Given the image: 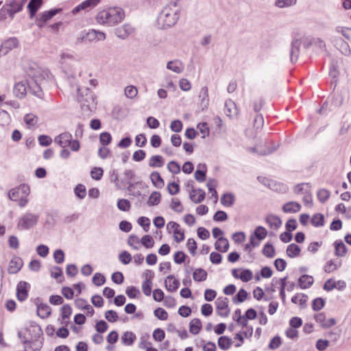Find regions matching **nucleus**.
<instances>
[{"label": "nucleus", "mask_w": 351, "mask_h": 351, "mask_svg": "<svg viewBox=\"0 0 351 351\" xmlns=\"http://www.w3.org/2000/svg\"><path fill=\"white\" fill-rule=\"evenodd\" d=\"M215 249L221 252H226L229 248L228 240L224 237H220L215 243Z\"/></svg>", "instance_id": "cd10ccee"}, {"label": "nucleus", "mask_w": 351, "mask_h": 351, "mask_svg": "<svg viewBox=\"0 0 351 351\" xmlns=\"http://www.w3.org/2000/svg\"><path fill=\"white\" fill-rule=\"evenodd\" d=\"M206 186L208 187L209 192L211 193L212 197H214L215 202H217L218 199L217 192L215 190V188L217 186V181L214 179H210L208 180Z\"/></svg>", "instance_id": "ea45409f"}, {"label": "nucleus", "mask_w": 351, "mask_h": 351, "mask_svg": "<svg viewBox=\"0 0 351 351\" xmlns=\"http://www.w3.org/2000/svg\"><path fill=\"white\" fill-rule=\"evenodd\" d=\"M22 192L26 196L29 192V189L27 186L21 185L19 188L12 189L8 193L9 198L12 201H17L19 197V193Z\"/></svg>", "instance_id": "2eb2a0df"}, {"label": "nucleus", "mask_w": 351, "mask_h": 351, "mask_svg": "<svg viewBox=\"0 0 351 351\" xmlns=\"http://www.w3.org/2000/svg\"><path fill=\"white\" fill-rule=\"evenodd\" d=\"M103 172L101 167H94L90 171V176L94 180H99L103 176Z\"/></svg>", "instance_id": "69168bd1"}, {"label": "nucleus", "mask_w": 351, "mask_h": 351, "mask_svg": "<svg viewBox=\"0 0 351 351\" xmlns=\"http://www.w3.org/2000/svg\"><path fill=\"white\" fill-rule=\"evenodd\" d=\"M297 0H276L275 1V5L283 8L293 5L296 3Z\"/></svg>", "instance_id": "4d7b16f0"}, {"label": "nucleus", "mask_w": 351, "mask_h": 351, "mask_svg": "<svg viewBox=\"0 0 351 351\" xmlns=\"http://www.w3.org/2000/svg\"><path fill=\"white\" fill-rule=\"evenodd\" d=\"M165 288L170 292L176 291L179 285L180 282L176 279L173 275L168 276L165 282Z\"/></svg>", "instance_id": "4be33fe9"}, {"label": "nucleus", "mask_w": 351, "mask_h": 351, "mask_svg": "<svg viewBox=\"0 0 351 351\" xmlns=\"http://www.w3.org/2000/svg\"><path fill=\"white\" fill-rule=\"evenodd\" d=\"M27 83L28 82L22 81L15 84L13 93L16 97L23 98L26 95L28 88Z\"/></svg>", "instance_id": "4468645a"}, {"label": "nucleus", "mask_w": 351, "mask_h": 351, "mask_svg": "<svg viewBox=\"0 0 351 351\" xmlns=\"http://www.w3.org/2000/svg\"><path fill=\"white\" fill-rule=\"evenodd\" d=\"M180 17V6L176 1L168 3L160 12L158 21L163 28L174 25Z\"/></svg>", "instance_id": "f03ea898"}, {"label": "nucleus", "mask_w": 351, "mask_h": 351, "mask_svg": "<svg viewBox=\"0 0 351 351\" xmlns=\"http://www.w3.org/2000/svg\"><path fill=\"white\" fill-rule=\"evenodd\" d=\"M167 69L176 73H181L184 69V66L181 61L175 60L167 62Z\"/></svg>", "instance_id": "5701e85b"}, {"label": "nucleus", "mask_w": 351, "mask_h": 351, "mask_svg": "<svg viewBox=\"0 0 351 351\" xmlns=\"http://www.w3.org/2000/svg\"><path fill=\"white\" fill-rule=\"evenodd\" d=\"M27 86L30 93L39 97L41 96L42 90L36 80L32 79L31 82H28Z\"/></svg>", "instance_id": "bb28decb"}, {"label": "nucleus", "mask_w": 351, "mask_h": 351, "mask_svg": "<svg viewBox=\"0 0 351 351\" xmlns=\"http://www.w3.org/2000/svg\"><path fill=\"white\" fill-rule=\"evenodd\" d=\"M335 255L337 256H343L347 252L346 245L341 241L335 242Z\"/></svg>", "instance_id": "f704fd0d"}, {"label": "nucleus", "mask_w": 351, "mask_h": 351, "mask_svg": "<svg viewBox=\"0 0 351 351\" xmlns=\"http://www.w3.org/2000/svg\"><path fill=\"white\" fill-rule=\"evenodd\" d=\"M119 261L124 265L129 264L132 260L131 254L127 251H123L119 255Z\"/></svg>", "instance_id": "e2e57ef3"}, {"label": "nucleus", "mask_w": 351, "mask_h": 351, "mask_svg": "<svg viewBox=\"0 0 351 351\" xmlns=\"http://www.w3.org/2000/svg\"><path fill=\"white\" fill-rule=\"evenodd\" d=\"M36 304L37 314L40 318L45 319L51 315V308L48 304L42 302H36Z\"/></svg>", "instance_id": "aec40b11"}, {"label": "nucleus", "mask_w": 351, "mask_h": 351, "mask_svg": "<svg viewBox=\"0 0 351 351\" xmlns=\"http://www.w3.org/2000/svg\"><path fill=\"white\" fill-rule=\"evenodd\" d=\"M300 251L301 249L298 245L291 243L287 246L286 252L288 256L294 258L300 255Z\"/></svg>", "instance_id": "473e14b6"}, {"label": "nucleus", "mask_w": 351, "mask_h": 351, "mask_svg": "<svg viewBox=\"0 0 351 351\" xmlns=\"http://www.w3.org/2000/svg\"><path fill=\"white\" fill-rule=\"evenodd\" d=\"M38 215L32 213H26L19 219L17 227L20 230H28L36 226L38 220Z\"/></svg>", "instance_id": "20e7f679"}, {"label": "nucleus", "mask_w": 351, "mask_h": 351, "mask_svg": "<svg viewBox=\"0 0 351 351\" xmlns=\"http://www.w3.org/2000/svg\"><path fill=\"white\" fill-rule=\"evenodd\" d=\"M170 207L172 210L177 213H182L184 210L180 201L177 198H173L171 199Z\"/></svg>", "instance_id": "052dcab7"}, {"label": "nucleus", "mask_w": 351, "mask_h": 351, "mask_svg": "<svg viewBox=\"0 0 351 351\" xmlns=\"http://www.w3.org/2000/svg\"><path fill=\"white\" fill-rule=\"evenodd\" d=\"M340 262L337 264L335 263L332 260H330L325 265L324 269L326 273H330L336 270L339 267H340Z\"/></svg>", "instance_id": "5fc2aeb1"}, {"label": "nucleus", "mask_w": 351, "mask_h": 351, "mask_svg": "<svg viewBox=\"0 0 351 351\" xmlns=\"http://www.w3.org/2000/svg\"><path fill=\"white\" fill-rule=\"evenodd\" d=\"M19 41L16 38H10L5 40L1 45L3 54L5 55L9 51L17 47Z\"/></svg>", "instance_id": "393cba45"}, {"label": "nucleus", "mask_w": 351, "mask_h": 351, "mask_svg": "<svg viewBox=\"0 0 351 351\" xmlns=\"http://www.w3.org/2000/svg\"><path fill=\"white\" fill-rule=\"evenodd\" d=\"M72 139V136L69 132H64L55 138V142L58 143L62 148L68 146L69 142Z\"/></svg>", "instance_id": "412c9836"}, {"label": "nucleus", "mask_w": 351, "mask_h": 351, "mask_svg": "<svg viewBox=\"0 0 351 351\" xmlns=\"http://www.w3.org/2000/svg\"><path fill=\"white\" fill-rule=\"evenodd\" d=\"M77 90V100L81 104L82 107H86L90 111L94 110L97 105L96 97L94 94L87 88L84 90L78 88Z\"/></svg>", "instance_id": "7ed1b4c3"}, {"label": "nucleus", "mask_w": 351, "mask_h": 351, "mask_svg": "<svg viewBox=\"0 0 351 351\" xmlns=\"http://www.w3.org/2000/svg\"><path fill=\"white\" fill-rule=\"evenodd\" d=\"M202 328V322L199 319L195 318L189 323V331L193 335L199 333Z\"/></svg>", "instance_id": "2f4dec72"}, {"label": "nucleus", "mask_w": 351, "mask_h": 351, "mask_svg": "<svg viewBox=\"0 0 351 351\" xmlns=\"http://www.w3.org/2000/svg\"><path fill=\"white\" fill-rule=\"evenodd\" d=\"M149 165L151 167H161L164 165V160L161 156L156 155L150 158Z\"/></svg>", "instance_id": "4c0bfd02"}, {"label": "nucleus", "mask_w": 351, "mask_h": 351, "mask_svg": "<svg viewBox=\"0 0 351 351\" xmlns=\"http://www.w3.org/2000/svg\"><path fill=\"white\" fill-rule=\"evenodd\" d=\"M27 0H7L4 5L7 8L8 15L12 20L15 14L23 10Z\"/></svg>", "instance_id": "39448f33"}, {"label": "nucleus", "mask_w": 351, "mask_h": 351, "mask_svg": "<svg viewBox=\"0 0 351 351\" xmlns=\"http://www.w3.org/2000/svg\"><path fill=\"white\" fill-rule=\"evenodd\" d=\"M298 283L302 289H307L313 285V278L311 276L303 275L299 278Z\"/></svg>", "instance_id": "c756f323"}, {"label": "nucleus", "mask_w": 351, "mask_h": 351, "mask_svg": "<svg viewBox=\"0 0 351 351\" xmlns=\"http://www.w3.org/2000/svg\"><path fill=\"white\" fill-rule=\"evenodd\" d=\"M206 193L200 189H192L189 193V197L195 204L201 203L205 199Z\"/></svg>", "instance_id": "a211bd4d"}, {"label": "nucleus", "mask_w": 351, "mask_h": 351, "mask_svg": "<svg viewBox=\"0 0 351 351\" xmlns=\"http://www.w3.org/2000/svg\"><path fill=\"white\" fill-rule=\"evenodd\" d=\"M247 295V292L243 289H241L239 291L237 294L233 298V302L234 303L243 302L246 300Z\"/></svg>", "instance_id": "8fccbe9b"}, {"label": "nucleus", "mask_w": 351, "mask_h": 351, "mask_svg": "<svg viewBox=\"0 0 351 351\" xmlns=\"http://www.w3.org/2000/svg\"><path fill=\"white\" fill-rule=\"evenodd\" d=\"M199 99L200 101L199 106L202 110H204L208 108L209 104L208 90L207 86H204L201 88Z\"/></svg>", "instance_id": "f3484780"}, {"label": "nucleus", "mask_w": 351, "mask_h": 351, "mask_svg": "<svg viewBox=\"0 0 351 351\" xmlns=\"http://www.w3.org/2000/svg\"><path fill=\"white\" fill-rule=\"evenodd\" d=\"M265 221L269 226L270 228L278 230L282 225V221L276 215H269L265 219Z\"/></svg>", "instance_id": "b1692460"}, {"label": "nucleus", "mask_w": 351, "mask_h": 351, "mask_svg": "<svg viewBox=\"0 0 351 351\" xmlns=\"http://www.w3.org/2000/svg\"><path fill=\"white\" fill-rule=\"evenodd\" d=\"M234 197L233 195H232L230 193L224 194L221 197V204H223L224 206H226V207L231 206L234 204Z\"/></svg>", "instance_id": "c03bdc74"}, {"label": "nucleus", "mask_w": 351, "mask_h": 351, "mask_svg": "<svg viewBox=\"0 0 351 351\" xmlns=\"http://www.w3.org/2000/svg\"><path fill=\"white\" fill-rule=\"evenodd\" d=\"M136 335L132 332L127 331L121 337L122 343L127 346H131L136 340Z\"/></svg>", "instance_id": "c9c22d12"}, {"label": "nucleus", "mask_w": 351, "mask_h": 351, "mask_svg": "<svg viewBox=\"0 0 351 351\" xmlns=\"http://www.w3.org/2000/svg\"><path fill=\"white\" fill-rule=\"evenodd\" d=\"M101 0H85L72 10V13L75 14L82 10H89L96 7Z\"/></svg>", "instance_id": "1a4fd4ad"}, {"label": "nucleus", "mask_w": 351, "mask_h": 351, "mask_svg": "<svg viewBox=\"0 0 351 351\" xmlns=\"http://www.w3.org/2000/svg\"><path fill=\"white\" fill-rule=\"evenodd\" d=\"M124 17V10L114 7L99 11L96 16V21L100 25L112 27L121 23Z\"/></svg>", "instance_id": "f257e3e1"}, {"label": "nucleus", "mask_w": 351, "mask_h": 351, "mask_svg": "<svg viewBox=\"0 0 351 351\" xmlns=\"http://www.w3.org/2000/svg\"><path fill=\"white\" fill-rule=\"evenodd\" d=\"M267 231L264 227L258 226L254 230V236L259 241H261L267 237Z\"/></svg>", "instance_id": "09e8293b"}, {"label": "nucleus", "mask_w": 351, "mask_h": 351, "mask_svg": "<svg viewBox=\"0 0 351 351\" xmlns=\"http://www.w3.org/2000/svg\"><path fill=\"white\" fill-rule=\"evenodd\" d=\"M23 265V259L19 256H14L9 263L8 271L11 274H16L21 269Z\"/></svg>", "instance_id": "ddd939ff"}, {"label": "nucleus", "mask_w": 351, "mask_h": 351, "mask_svg": "<svg viewBox=\"0 0 351 351\" xmlns=\"http://www.w3.org/2000/svg\"><path fill=\"white\" fill-rule=\"evenodd\" d=\"M301 41L298 39L293 40L291 43V49L289 51L290 61L295 63L300 56V49Z\"/></svg>", "instance_id": "f8f14e48"}, {"label": "nucleus", "mask_w": 351, "mask_h": 351, "mask_svg": "<svg viewBox=\"0 0 351 351\" xmlns=\"http://www.w3.org/2000/svg\"><path fill=\"white\" fill-rule=\"evenodd\" d=\"M140 239L136 235H131L128 237V244L134 250H138L140 248Z\"/></svg>", "instance_id": "864d4df0"}, {"label": "nucleus", "mask_w": 351, "mask_h": 351, "mask_svg": "<svg viewBox=\"0 0 351 351\" xmlns=\"http://www.w3.org/2000/svg\"><path fill=\"white\" fill-rule=\"evenodd\" d=\"M216 308L219 315L226 317L229 315L228 298H218L216 300Z\"/></svg>", "instance_id": "9b49d317"}, {"label": "nucleus", "mask_w": 351, "mask_h": 351, "mask_svg": "<svg viewBox=\"0 0 351 351\" xmlns=\"http://www.w3.org/2000/svg\"><path fill=\"white\" fill-rule=\"evenodd\" d=\"M72 313V308L69 304H64L61 308V315L63 320L69 319Z\"/></svg>", "instance_id": "bf43d9fd"}, {"label": "nucleus", "mask_w": 351, "mask_h": 351, "mask_svg": "<svg viewBox=\"0 0 351 351\" xmlns=\"http://www.w3.org/2000/svg\"><path fill=\"white\" fill-rule=\"evenodd\" d=\"M43 0H30L27 5L29 11L30 18H34L35 14L40 7Z\"/></svg>", "instance_id": "c85d7f7f"}, {"label": "nucleus", "mask_w": 351, "mask_h": 351, "mask_svg": "<svg viewBox=\"0 0 351 351\" xmlns=\"http://www.w3.org/2000/svg\"><path fill=\"white\" fill-rule=\"evenodd\" d=\"M60 11H61V9H52L40 13L39 17L36 21L37 26L39 27H43L46 22L50 20Z\"/></svg>", "instance_id": "6e6552de"}, {"label": "nucleus", "mask_w": 351, "mask_h": 351, "mask_svg": "<svg viewBox=\"0 0 351 351\" xmlns=\"http://www.w3.org/2000/svg\"><path fill=\"white\" fill-rule=\"evenodd\" d=\"M135 29L129 23H125L114 29L115 35L122 39H126L130 35L134 33Z\"/></svg>", "instance_id": "0eeeda50"}, {"label": "nucleus", "mask_w": 351, "mask_h": 351, "mask_svg": "<svg viewBox=\"0 0 351 351\" xmlns=\"http://www.w3.org/2000/svg\"><path fill=\"white\" fill-rule=\"evenodd\" d=\"M311 191V186L308 183H301L296 185L293 191L297 195H303Z\"/></svg>", "instance_id": "e433bc0d"}, {"label": "nucleus", "mask_w": 351, "mask_h": 351, "mask_svg": "<svg viewBox=\"0 0 351 351\" xmlns=\"http://www.w3.org/2000/svg\"><path fill=\"white\" fill-rule=\"evenodd\" d=\"M301 209V205L296 202H289L284 204L282 210L287 213H295L299 212Z\"/></svg>", "instance_id": "a878e982"}, {"label": "nucleus", "mask_w": 351, "mask_h": 351, "mask_svg": "<svg viewBox=\"0 0 351 351\" xmlns=\"http://www.w3.org/2000/svg\"><path fill=\"white\" fill-rule=\"evenodd\" d=\"M232 344V339L226 336L220 337L218 339V346L221 350H228L231 347Z\"/></svg>", "instance_id": "72a5a7b5"}, {"label": "nucleus", "mask_w": 351, "mask_h": 351, "mask_svg": "<svg viewBox=\"0 0 351 351\" xmlns=\"http://www.w3.org/2000/svg\"><path fill=\"white\" fill-rule=\"evenodd\" d=\"M135 173L134 171L131 169H126L124 171V178L122 180V182H125L127 184L131 186V181L134 178Z\"/></svg>", "instance_id": "6e6d98bb"}, {"label": "nucleus", "mask_w": 351, "mask_h": 351, "mask_svg": "<svg viewBox=\"0 0 351 351\" xmlns=\"http://www.w3.org/2000/svg\"><path fill=\"white\" fill-rule=\"evenodd\" d=\"M130 202L128 199H121L117 202V207L123 211H128L130 209Z\"/></svg>", "instance_id": "680f3d73"}, {"label": "nucleus", "mask_w": 351, "mask_h": 351, "mask_svg": "<svg viewBox=\"0 0 351 351\" xmlns=\"http://www.w3.org/2000/svg\"><path fill=\"white\" fill-rule=\"evenodd\" d=\"M75 194L80 198L84 199L86 195V188L82 184H78L75 186Z\"/></svg>", "instance_id": "0e129e2a"}, {"label": "nucleus", "mask_w": 351, "mask_h": 351, "mask_svg": "<svg viewBox=\"0 0 351 351\" xmlns=\"http://www.w3.org/2000/svg\"><path fill=\"white\" fill-rule=\"evenodd\" d=\"M224 112L226 116L232 118L238 114V109L236 104L231 99H228L225 102Z\"/></svg>", "instance_id": "dca6fc26"}, {"label": "nucleus", "mask_w": 351, "mask_h": 351, "mask_svg": "<svg viewBox=\"0 0 351 351\" xmlns=\"http://www.w3.org/2000/svg\"><path fill=\"white\" fill-rule=\"evenodd\" d=\"M335 32L341 34L346 40L351 42V28L337 26L335 27Z\"/></svg>", "instance_id": "a19ab883"}, {"label": "nucleus", "mask_w": 351, "mask_h": 351, "mask_svg": "<svg viewBox=\"0 0 351 351\" xmlns=\"http://www.w3.org/2000/svg\"><path fill=\"white\" fill-rule=\"evenodd\" d=\"M96 40L95 29H90L88 32H82L80 33L79 36L77 38V42L78 43L83 42H92Z\"/></svg>", "instance_id": "6ab92c4d"}, {"label": "nucleus", "mask_w": 351, "mask_h": 351, "mask_svg": "<svg viewBox=\"0 0 351 351\" xmlns=\"http://www.w3.org/2000/svg\"><path fill=\"white\" fill-rule=\"evenodd\" d=\"M140 243L146 248H152L154 245L153 238L148 234L144 235L140 240Z\"/></svg>", "instance_id": "de8ad7c7"}, {"label": "nucleus", "mask_w": 351, "mask_h": 351, "mask_svg": "<svg viewBox=\"0 0 351 351\" xmlns=\"http://www.w3.org/2000/svg\"><path fill=\"white\" fill-rule=\"evenodd\" d=\"M138 94V90L134 86H128L125 88V95L128 98L134 99Z\"/></svg>", "instance_id": "603ef678"}, {"label": "nucleus", "mask_w": 351, "mask_h": 351, "mask_svg": "<svg viewBox=\"0 0 351 351\" xmlns=\"http://www.w3.org/2000/svg\"><path fill=\"white\" fill-rule=\"evenodd\" d=\"M150 179L153 184L157 188H162L164 186V180L161 178L160 173L157 171H154L150 174Z\"/></svg>", "instance_id": "7c9ffc66"}, {"label": "nucleus", "mask_w": 351, "mask_h": 351, "mask_svg": "<svg viewBox=\"0 0 351 351\" xmlns=\"http://www.w3.org/2000/svg\"><path fill=\"white\" fill-rule=\"evenodd\" d=\"M152 280L146 278L142 285V291L146 296H149L152 293Z\"/></svg>", "instance_id": "a18cd8bd"}, {"label": "nucleus", "mask_w": 351, "mask_h": 351, "mask_svg": "<svg viewBox=\"0 0 351 351\" xmlns=\"http://www.w3.org/2000/svg\"><path fill=\"white\" fill-rule=\"evenodd\" d=\"M262 252L267 258H273L276 254L274 246L269 243L265 245Z\"/></svg>", "instance_id": "49530a36"}, {"label": "nucleus", "mask_w": 351, "mask_h": 351, "mask_svg": "<svg viewBox=\"0 0 351 351\" xmlns=\"http://www.w3.org/2000/svg\"><path fill=\"white\" fill-rule=\"evenodd\" d=\"M193 277L195 281H204L207 277V272L202 269H196L193 272Z\"/></svg>", "instance_id": "79ce46f5"}, {"label": "nucleus", "mask_w": 351, "mask_h": 351, "mask_svg": "<svg viewBox=\"0 0 351 351\" xmlns=\"http://www.w3.org/2000/svg\"><path fill=\"white\" fill-rule=\"evenodd\" d=\"M160 197L161 195L159 192L154 191L151 193L147 202V204L149 206H156L160 203Z\"/></svg>", "instance_id": "58836bf2"}, {"label": "nucleus", "mask_w": 351, "mask_h": 351, "mask_svg": "<svg viewBox=\"0 0 351 351\" xmlns=\"http://www.w3.org/2000/svg\"><path fill=\"white\" fill-rule=\"evenodd\" d=\"M335 47L338 49L343 55L349 56L351 54V49L348 43L341 37L334 36L332 39Z\"/></svg>", "instance_id": "423d86ee"}, {"label": "nucleus", "mask_w": 351, "mask_h": 351, "mask_svg": "<svg viewBox=\"0 0 351 351\" xmlns=\"http://www.w3.org/2000/svg\"><path fill=\"white\" fill-rule=\"evenodd\" d=\"M38 118L33 114H27L24 117V121L29 128L34 126L37 123Z\"/></svg>", "instance_id": "13d9d810"}, {"label": "nucleus", "mask_w": 351, "mask_h": 351, "mask_svg": "<svg viewBox=\"0 0 351 351\" xmlns=\"http://www.w3.org/2000/svg\"><path fill=\"white\" fill-rule=\"evenodd\" d=\"M106 282L104 276L100 273H96L93 278V282L96 286H101Z\"/></svg>", "instance_id": "774afa93"}, {"label": "nucleus", "mask_w": 351, "mask_h": 351, "mask_svg": "<svg viewBox=\"0 0 351 351\" xmlns=\"http://www.w3.org/2000/svg\"><path fill=\"white\" fill-rule=\"evenodd\" d=\"M311 223L315 227H322L324 225V217L322 214H315L312 219Z\"/></svg>", "instance_id": "37998d69"}, {"label": "nucleus", "mask_w": 351, "mask_h": 351, "mask_svg": "<svg viewBox=\"0 0 351 351\" xmlns=\"http://www.w3.org/2000/svg\"><path fill=\"white\" fill-rule=\"evenodd\" d=\"M307 299V295L304 294H297L292 298L291 302L302 306L306 304Z\"/></svg>", "instance_id": "3c124183"}, {"label": "nucleus", "mask_w": 351, "mask_h": 351, "mask_svg": "<svg viewBox=\"0 0 351 351\" xmlns=\"http://www.w3.org/2000/svg\"><path fill=\"white\" fill-rule=\"evenodd\" d=\"M253 277V274L250 269H244L241 271L239 275V279H241L243 282H248L252 280Z\"/></svg>", "instance_id": "338daca9"}, {"label": "nucleus", "mask_w": 351, "mask_h": 351, "mask_svg": "<svg viewBox=\"0 0 351 351\" xmlns=\"http://www.w3.org/2000/svg\"><path fill=\"white\" fill-rule=\"evenodd\" d=\"M30 285L25 281H21L16 286V296L19 301H24L27 298Z\"/></svg>", "instance_id": "9d476101"}]
</instances>
